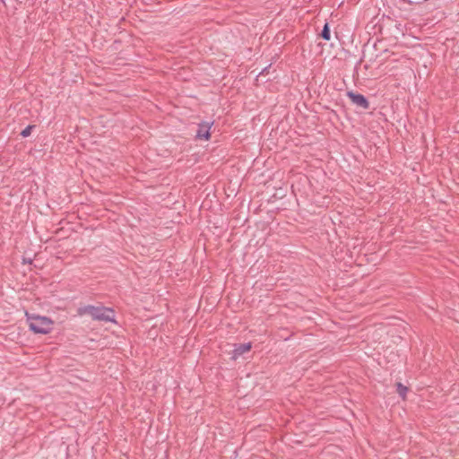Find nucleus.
I'll return each mask as SVG.
<instances>
[{
    "label": "nucleus",
    "instance_id": "1",
    "mask_svg": "<svg viewBox=\"0 0 459 459\" xmlns=\"http://www.w3.org/2000/svg\"><path fill=\"white\" fill-rule=\"evenodd\" d=\"M77 315L80 316L89 315L95 321L116 323L114 309L104 306L87 305L80 307L77 309Z\"/></svg>",
    "mask_w": 459,
    "mask_h": 459
},
{
    "label": "nucleus",
    "instance_id": "2",
    "mask_svg": "<svg viewBox=\"0 0 459 459\" xmlns=\"http://www.w3.org/2000/svg\"><path fill=\"white\" fill-rule=\"evenodd\" d=\"M25 316L30 330L35 333L47 334L53 329L54 322L48 316L30 314L27 311Z\"/></svg>",
    "mask_w": 459,
    "mask_h": 459
},
{
    "label": "nucleus",
    "instance_id": "3",
    "mask_svg": "<svg viewBox=\"0 0 459 459\" xmlns=\"http://www.w3.org/2000/svg\"><path fill=\"white\" fill-rule=\"evenodd\" d=\"M348 96L355 105L364 109H368L369 108L368 100L362 94L349 92Z\"/></svg>",
    "mask_w": 459,
    "mask_h": 459
},
{
    "label": "nucleus",
    "instance_id": "4",
    "mask_svg": "<svg viewBox=\"0 0 459 459\" xmlns=\"http://www.w3.org/2000/svg\"><path fill=\"white\" fill-rule=\"evenodd\" d=\"M212 123H207L204 122L199 124L198 129L196 132V138L198 139H204V140H209L211 137L210 129Z\"/></svg>",
    "mask_w": 459,
    "mask_h": 459
},
{
    "label": "nucleus",
    "instance_id": "5",
    "mask_svg": "<svg viewBox=\"0 0 459 459\" xmlns=\"http://www.w3.org/2000/svg\"><path fill=\"white\" fill-rule=\"evenodd\" d=\"M250 349H251V343L250 342L240 343V344L235 345V348H234L233 352H232V359H238L239 356H241L244 353L249 351Z\"/></svg>",
    "mask_w": 459,
    "mask_h": 459
},
{
    "label": "nucleus",
    "instance_id": "6",
    "mask_svg": "<svg viewBox=\"0 0 459 459\" xmlns=\"http://www.w3.org/2000/svg\"><path fill=\"white\" fill-rule=\"evenodd\" d=\"M396 390L398 394L402 397L403 400L406 399V394L408 392V388L403 385L402 383L398 382L396 384Z\"/></svg>",
    "mask_w": 459,
    "mask_h": 459
},
{
    "label": "nucleus",
    "instance_id": "7",
    "mask_svg": "<svg viewBox=\"0 0 459 459\" xmlns=\"http://www.w3.org/2000/svg\"><path fill=\"white\" fill-rule=\"evenodd\" d=\"M321 37L325 39V40H330L331 39V34H330V29H329V26H328V23H325L323 30H322V32H321Z\"/></svg>",
    "mask_w": 459,
    "mask_h": 459
},
{
    "label": "nucleus",
    "instance_id": "8",
    "mask_svg": "<svg viewBox=\"0 0 459 459\" xmlns=\"http://www.w3.org/2000/svg\"><path fill=\"white\" fill-rule=\"evenodd\" d=\"M34 128V126H26L22 132L21 135L22 137H28L31 134V130Z\"/></svg>",
    "mask_w": 459,
    "mask_h": 459
}]
</instances>
